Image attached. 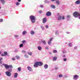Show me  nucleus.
<instances>
[{
    "label": "nucleus",
    "instance_id": "obj_1",
    "mask_svg": "<svg viewBox=\"0 0 80 80\" xmlns=\"http://www.w3.org/2000/svg\"><path fill=\"white\" fill-rule=\"evenodd\" d=\"M30 18L32 23H34L35 22V16L32 15L31 16H30Z\"/></svg>",
    "mask_w": 80,
    "mask_h": 80
},
{
    "label": "nucleus",
    "instance_id": "obj_2",
    "mask_svg": "<svg viewBox=\"0 0 80 80\" xmlns=\"http://www.w3.org/2000/svg\"><path fill=\"white\" fill-rule=\"evenodd\" d=\"M79 15L80 13L77 12H75L73 14V15L74 17H77Z\"/></svg>",
    "mask_w": 80,
    "mask_h": 80
},
{
    "label": "nucleus",
    "instance_id": "obj_3",
    "mask_svg": "<svg viewBox=\"0 0 80 80\" xmlns=\"http://www.w3.org/2000/svg\"><path fill=\"white\" fill-rule=\"evenodd\" d=\"M6 75L7 76V77H10L11 76H12V73L10 72H9L8 71H6L5 72Z\"/></svg>",
    "mask_w": 80,
    "mask_h": 80
},
{
    "label": "nucleus",
    "instance_id": "obj_4",
    "mask_svg": "<svg viewBox=\"0 0 80 80\" xmlns=\"http://www.w3.org/2000/svg\"><path fill=\"white\" fill-rule=\"evenodd\" d=\"M64 20L65 19V17L64 16H63L62 17H61L59 14L58 15V20Z\"/></svg>",
    "mask_w": 80,
    "mask_h": 80
},
{
    "label": "nucleus",
    "instance_id": "obj_5",
    "mask_svg": "<svg viewBox=\"0 0 80 80\" xmlns=\"http://www.w3.org/2000/svg\"><path fill=\"white\" fill-rule=\"evenodd\" d=\"M2 65H4V66L6 69H9V65L8 66V65L5 64H3Z\"/></svg>",
    "mask_w": 80,
    "mask_h": 80
},
{
    "label": "nucleus",
    "instance_id": "obj_6",
    "mask_svg": "<svg viewBox=\"0 0 80 80\" xmlns=\"http://www.w3.org/2000/svg\"><path fill=\"white\" fill-rule=\"evenodd\" d=\"M78 76L77 75H75L73 76V79L74 80H77L78 79Z\"/></svg>",
    "mask_w": 80,
    "mask_h": 80
},
{
    "label": "nucleus",
    "instance_id": "obj_7",
    "mask_svg": "<svg viewBox=\"0 0 80 80\" xmlns=\"http://www.w3.org/2000/svg\"><path fill=\"white\" fill-rule=\"evenodd\" d=\"M46 15L48 16H51L52 15V13L50 12H48L46 13Z\"/></svg>",
    "mask_w": 80,
    "mask_h": 80
},
{
    "label": "nucleus",
    "instance_id": "obj_8",
    "mask_svg": "<svg viewBox=\"0 0 80 80\" xmlns=\"http://www.w3.org/2000/svg\"><path fill=\"white\" fill-rule=\"evenodd\" d=\"M47 20L46 18H45L42 19V23H46V22H47Z\"/></svg>",
    "mask_w": 80,
    "mask_h": 80
},
{
    "label": "nucleus",
    "instance_id": "obj_9",
    "mask_svg": "<svg viewBox=\"0 0 80 80\" xmlns=\"http://www.w3.org/2000/svg\"><path fill=\"white\" fill-rule=\"evenodd\" d=\"M38 62H36L34 65V67H38Z\"/></svg>",
    "mask_w": 80,
    "mask_h": 80
},
{
    "label": "nucleus",
    "instance_id": "obj_10",
    "mask_svg": "<svg viewBox=\"0 0 80 80\" xmlns=\"http://www.w3.org/2000/svg\"><path fill=\"white\" fill-rule=\"evenodd\" d=\"M38 66H42L43 65V62H38Z\"/></svg>",
    "mask_w": 80,
    "mask_h": 80
},
{
    "label": "nucleus",
    "instance_id": "obj_11",
    "mask_svg": "<svg viewBox=\"0 0 80 80\" xmlns=\"http://www.w3.org/2000/svg\"><path fill=\"white\" fill-rule=\"evenodd\" d=\"M27 69L28 70H29V71H30V72H32V68L29 66L28 67Z\"/></svg>",
    "mask_w": 80,
    "mask_h": 80
},
{
    "label": "nucleus",
    "instance_id": "obj_12",
    "mask_svg": "<svg viewBox=\"0 0 80 80\" xmlns=\"http://www.w3.org/2000/svg\"><path fill=\"white\" fill-rule=\"evenodd\" d=\"M56 3H57V5H59L60 4V1L59 0H57L56 1Z\"/></svg>",
    "mask_w": 80,
    "mask_h": 80
},
{
    "label": "nucleus",
    "instance_id": "obj_13",
    "mask_svg": "<svg viewBox=\"0 0 80 80\" xmlns=\"http://www.w3.org/2000/svg\"><path fill=\"white\" fill-rule=\"evenodd\" d=\"M44 67L45 69H47L48 67V66L47 64H45L44 65Z\"/></svg>",
    "mask_w": 80,
    "mask_h": 80
},
{
    "label": "nucleus",
    "instance_id": "obj_14",
    "mask_svg": "<svg viewBox=\"0 0 80 80\" xmlns=\"http://www.w3.org/2000/svg\"><path fill=\"white\" fill-rule=\"evenodd\" d=\"M51 8H53L54 9H55V8H56V7H55V6L54 5H51Z\"/></svg>",
    "mask_w": 80,
    "mask_h": 80
},
{
    "label": "nucleus",
    "instance_id": "obj_15",
    "mask_svg": "<svg viewBox=\"0 0 80 80\" xmlns=\"http://www.w3.org/2000/svg\"><path fill=\"white\" fill-rule=\"evenodd\" d=\"M52 38H50V41L48 42V45H50L51 44V41L52 40Z\"/></svg>",
    "mask_w": 80,
    "mask_h": 80
},
{
    "label": "nucleus",
    "instance_id": "obj_16",
    "mask_svg": "<svg viewBox=\"0 0 80 80\" xmlns=\"http://www.w3.org/2000/svg\"><path fill=\"white\" fill-rule=\"evenodd\" d=\"M27 33V32L26 31H24L23 32H22V35H24L26 34Z\"/></svg>",
    "mask_w": 80,
    "mask_h": 80
},
{
    "label": "nucleus",
    "instance_id": "obj_17",
    "mask_svg": "<svg viewBox=\"0 0 80 80\" xmlns=\"http://www.w3.org/2000/svg\"><path fill=\"white\" fill-rule=\"evenodd\" d=\"M3 60V58H0V64H2V60Z\"/></svg>",
    "mask_w": 80,
    "mask_h": 80
},
{
    "label": "nucleus",
    "instance_id": "obj_18",
    "mask_svg": "<svg viewBox=\"0 0 80 80\" xmlns=\"http://www.w3.org/2000/svg\"><path fill=\"white\" fill-rule=\"evenodd\" d=\"M30 33L31 35H34V34H35V32L34 31L32 30L31 31Z\"/></svg>",
    "mask_w": 80,
    "mask_h": 80
},
{
    "label": "nucleus",
    "instance_id": "obj_19",
    "mask_svg": "<svg viewBox=\"0 0 80 80\" xmlns=\"http://www.w3.org/2000/svg\"><path fill=\"white\" fill-rule=\"evenodd\" d=\"M75 3H76V4L78 5V4L80 3V1L79 0H78L75 2Z\"/></svg>",
    "mask_w": 80,
    "mask_h": 80
},
{
    "label": "nucleus",
    "instance_id": "obj_20",
    "mask_svg": "<svg viewBox=\"0 0 80 80\" xmlns=\"http://www.w3.org/2000/svg\"><path fill=\"white\" fill-rule=\"evenodd\" d=\"M38 50L39 51L42 50V47L41 46H38Z\"/></svg>",
    "mask_w": 80,
    "mask_h": 80
},
{
    "label": "nucleus",
    "instance_id": "obj_21",
    "mask_svg": "<svg viewBox=\"0 0 80 80\" xmlns=\"http://www.w3.org/2000/svg\"><path fill=\"white\" fill-rule=\"evenodd\" d=\"M17 76H18V74L17 73H15L14 74V78H17Z\"/></svg>",
    "mask_w": 80,
    "mask_h": 80
},
{
    "label": "nucleus",
    "instance_id": "obj_22",
    "mask_svg": "<svg viewBox=\"0 0 80 80\" xmlns=\"http://www.w3.org/2000/svg\"><path fill=\"white\" fill-rule=\"evenodd\" d=\"M59 32L58 31H55V33L56 35H58Z\"/></svg>",
    "mask_w": 80,
    "mask_h": 80
},
{
    "label": "nucleus",
    "instance_id": "obj_23",
    "mask_svg": "<svg viewBox=\"0 0 80 80\" xmlns=\"http://www.w3.org/2000/svg\"><path fill=\"white\" fill-rule=\"evenodd\" d=\"M57 57H54L53 58V61H56V60H57Z\"/></svg>",
    "mask_w": 80,
    "mask_h": 80
},
{
    "label": "nucleus",
    "instance_id": "obj_24",
    "mask_svg": "<svg viewBox=\"0 0 80 80\" xmlns=\"http://www.w3.org/2000/svg\"><path fill=\"white\" fill-rule=\"evenodd\" d=\"M28 54L29 55H30V56H32V52H28Z\"/></svg>",
    "mask_w": 80,
    "mask_h": 80
},
{
    "label": "nucleus",
    "instance_id": "obj_25",
    "mask_svg": "<svg viewBox=\"0 0 80 80\" xmlns=\"http://www.w3.org/2000/svg\"><path fill=\"white\" fill-rule=\"evenodd\" d=\"M1 3H2L3 4H4L5 3V1L4 0H0Z\"/></svg>",
    "mask_w": 80,
    "mask_h": 80
},
{
    "label": "nucleus",
    "instance_id": "obj_26",
    "mask_svg": "<svg viewBox=\"0 0 80 80\" xmlns=\"http://www.w3.org/2000/svg\"><path fill=\"white\" fill-rule=\"evenodd\" d=\"M42 43H43V44H44V45H45V44H46V41H45V40H43L42 41Z\"/></svg>",
    "mask_w": 80,
    "mask_h": 80
},
{
    "label": "nucleus",
    "instance_id": "obj_27",
    "mask_svg": "<svg viewBox=\"0 0 80 80\" xmlns=\"http://www.w3.org/2000/svg\"><path fill=\"white\" fill-rule=\"evenodd\" d=\"M9 68H13V66H12V65H9Z\"/></svg>",
    "mask_w": 80,
    "mask_h": 80
},
{
    "label": "nucleus",
    "instance_id": "obj_28",
    "mask_svg": "<svg viewBox=\"0 0 80 80\" xmlns=\"http://www.w3.org/2000/svg\"><path fill=\"white\" fill-rule=\"evenodd\" d=\"M19 72H20L21 71V68L19 67L18 68Z\"/></svg>",
    "mask_w": 80,
    "mask_h": 80
},
{
    "label": "nucleus",
    "instance_id": "obj_29",
    "mask_svg": "<svg viewBox=\"0 0 80 80\" xmlns=\"http://www.w3.org/2000/svg\"><path fill=\"white\" fill-rule=\"evenodd\" d=\"M8 72H10V73H11V72L12 71V69H9L8 70Z\"/></svg>",
    "mask_w": 80,
    "mask_h": 80
},
{
    "label": "nucleus",
    "instance_id": "obj_30",
    "mask_svg": "<svg viewBox=\"0 0 80 80\" xmlns=\"http://www.w3.org/2000/svg\"><path fill=\"white\" fill-rule=\"evenodd\" d=\"M20 5V3L18 2L17 3H16V5L17 6H18V5Z\"/></svg>",
    "mask_w": 80,
    "mask_h": 80
},
{
    "label": "nucleus",
    "instance_id": "obj_31",
    "mask_svg": "<svg viewBox=\"0 0 80 80\" xmlns=\"http://www.w3.org/2000/svg\"><path fill=\"white\" fill-rule=\"evenodd\" d=\"M23 46V45L22 44H21L19 45V47L20 48L22 47Z\"/></svg>",
    "mask_w": 80,
    "mask_h": 80
},
{
    "label": "nucleus",
    "instance_id": "obj_32",
    "mask_svg": "<svg viewBox=\"0 0 80 80\" xmlns=\"http://www.w3.org/2000/svg\"><path fill=\"white\" fill-rule=\"evenodd\" d=\"M4 53L5 54V56L7 55V52H4Z\"/></svg>",
    "mask_w": 80,
    "mask_h": 80
},
{
    "label": "nucleus",
    "instance_id": "obj_33",
    "mask_svg": "<svg viewBox=\"0 0 80 80\" xmlns=\"http://www.w3.org/2000/svg\"><path fill=\"white\" fill-rule=\"evenodd\" d=\"M16 58H17V59H19V58H20V57H19L18 56H16Z\"/></svg>",
    "mask_w": 80,
    "mask_h": 80
},
{
    "label": "nucleus",
    "instance_id": "obj_34",
    "mask_svg": "<svg viewBox=\"0 0 80 80\" xmlns=\"http://www.w3.org/2000/svg\"><path fill=\"white\" fill-rule=\"evenodd\" d=\"M53 53H57V51L56 50H54L53 51Z\"/></svg>",
    "mask_w": 80,
    "mask_h": 80
},
{
    "label": "nucleus",
    "instance_id": "obj_35",
    "mask_svg": "<svg viewBox=\"0 0 80 80\" xmlns=\"http://www.w3.org/2000/svg\"><path fill=\"white\" fill-rule=\"evenodd\" d=\"M71 17V16L70 15H67V18H70Z\"/></svg>",
    "mask_w": 80,
    "mask_h": 80
},
{
    "label": "nucleus",
    "instance_id": "obj_36",
    "mask_svg": "<svg viewBox=\"0 0 80 80\" xmlns=\"http://www.w3.org/2000/svg\"><path fill=\"white\" fill-rule=\"evenodd\" d=\"M24 57L25 58H28V56H27L26 54H25V55H24Z\"/></svg>",
    "mask_w": 80,
    "mask_h": 80
},
{
    "label": "nucleus",
    "instance_id": "obj_37",
    "mask_svg": "<svg viewBox=\"0 0 80 80\" xmlns=\"http://www.w3.org/2000/svg\"><path fill=\"white\" fill-rule=\"evenodd\" d=\"M69 45L70 47H72V43H69Z\"/></svg>",
    "mask_w": 80,
    "mask_h": 80
},
{
    "label": "nucleus",
    "instance_id": "obj_38",
    "mask_svg": "<svg viewBox=\"0 0 80 80\" xmlns=\"http://www.w3.org/2000/svg\"><path fill=\"white\" fill-rule=\"evenodd\" d=\"M22 52L24 53H26V51H25L24 50H23L22 51Z\"/></svg>",
    "mask_w": 80,
    "mask_h": 80
},
{
    "label": "nucleus",
    "instance_id": "obj_39",
    "mask_svg": "<svg viewBox=\"0 0 80 80\" xmlns=\"http://www.w3.org/2000/svg\"><path fill=\"white\" fill-rule=\"evenodd\" d=\"M59 77L60 78V77H63V75H62V74H60L59 75Z\"/></svg>",
    "mask_w": 80,
    "mask_h": 80
},
{
    "label": "nucleus",
    "instance_id": "obj_40",
    "mask_svg": "<svg viewBox=\"0 0 80 80\" xmlns=\"http://www.w3.org/2000/svg\"><path fill=\"white\" fill-rule=\"evenodd\" d=\"M48 1L46 0L44 1V2L45 3H48Z\"/></svg>",
    "mask_w": 80,
    "mask_h": 80
},
{
    "label": "nucleus",
    "instance_id": "obj_41",
    "mask_svg": "<svg viewBox=\"0 0 80 80\" xmlns=\"http://www.w3.org/2000/svg\"><path fill=\"white\" fill-rule=\"evenodd\" d=\"M15 38H18V35H16L15 36Z\"/></svg>",
    "mask_w": 80,
    "mask_h": 80
},
{
    "label": "nucleus",
    "instance_id": "obj_42",
    "mask_svg": "<svg viewBox=\"0 0 80 80\" xmlns=\"http://www.w3.org/2000/svg\"><path fill=\"white\" fill-rule=\"evenodd\" d=\"M41 27L42 28V30H44V27H43V26H41Z\"/></svg>",
    "mask_w": 80,
    "mask_h": 80
},
{
    "label": "nucleus",
    "instance_id": "obj_43",
    "mask_svg": "<svg viewBox=\"0 0 80 80\" xmlns=\"http://www.w3.org/2000/svg\"><path fill=\"white\" fill-rule=\"evenodd\" d=\"M1 56L2 57H5V55L4 54H2Z\"/></svg>",
    "mask_w": 80,
    "mask_h": 80
},
{
    "label": "nucleus",
    "instance_id": "obj_44",
    "mask_svg": "<svg viewBox=\"0 0 80 80\" xmlns=\"http://www.w3.org/2000/svg\"><path fill=\"white\" fill-rule=\"evenodd\" d=\"M40 7H41V8H43V5H41L40 6Z\"/></svg>",
    "mask_w": 80,
    "mask_h": 80
},
{
    "label": "nucleus",
    "instance_id": "obj_45",
    "mask_svg": "<svg viewBox=\"0 0 80 80\" xmlns=\"http://www.w3.org/2000/svg\"><path fill=\"white\" fill-rule=\"evenodd\" d=\"M67 60V58H65L63 59V60L64 62H66V61Z\"/></svg>",
    "mask_w": 80,
    "mask_h": 80
},
{
    "label": "nucleus",
    "instance_id": "obj_46",
    "mask_svg": "<svg viewBox=\"0 0 80 80\" xmlns=\"http://www.w3.org/2000/svg\"><path fill=\"white\" fill-rule=\"evenodd\" d=\"M26 41H25V40H23L22 41V43H25V42H26Z\"/></svg>",
    "mask_w": 80,
    "mask_h": 80
},
{
    "label": "nucleus",
    "instance_id": "obj_47",
    "mask_svg": "<svg viewBox=\"0 0 80 80\" xmlns=\"http://www.w3.org/2000/svg\"><path fill=\"white\" fill-rule=\"evenodd\" d=\"M0 22H3V19H1L0 20Z\"/></svg>",
    "mask_w": 80,
    "mask_h": 80
},
{
    "label": "nucleus",
    "instance_id": "obj_48",
    "mask_svg": "<svg viewBox=\"0 0 80 80\" xmlns=\"http://www.w3.org/2000/svg\"><path fill=\"white\" fill-rule=\"evenodd\" d=\"M55 70H58V67H55Z\"/></svg>",
    "mask_w": 80,
    "mask_h": 80
},
{
    "label": "nucleus",
    "instance_id": "obj_49",
    "mask_svg": "<svg viewBox=\"0 0 80 80\" xmlns=\"http://www.w3.org/2000/svg\"><path fill=\"white\" fill-rule=\"evenodd\" d=\"M45 27L46 28H48V25H46Z\"/></svg>",
    "mask_w": 80,
    "mask_h": 80
},
{
    "label": "nucleus",
    "instance_id": "obj_50",
    "mask_svg": "<svg viewBox=\"0 0 80 80\" xmlns=\"http://www.w3.org/2000/svg\"><path fill=\"white\" fill-rule=\"evenodd\" d=\"M12 60L13 61L15 60V58H12Z\"/></svg>",
    "mask_w": 80,
    "mask_h": 80
},
{
    "label": "nucleus",
    "instance_id": "obj_51",
    "mask_svg": "<svg viewBox=\"0 0 80 80\" xmlns=\"http://www.w3.org/2000/svg\"><path fill=\"white\" fill-rule=\"evenodd\" d=\"M14 52H18V50H15L14 51Z\"/></svg>",
    "mask_w": 80,
    "mask_h": 80
},
{
    "label": "nucleus",
    "instance_id": "obj_52",
    "mask_svg": "<svg viewBox=\"0 0 80 80\" xmlns=\"http://www.w3.org/2000/svg\"><path fill=\"white\" fill-rule=\"evenodd\" d=\"M39 13H42V11H39Z\"/></svg>",
    "mask_w": 80,
    "mask_h": 80
},
{
    "label": "nucleus",
    "instance_id": "obj_53",
    "mask_svg": "<svg viewBox=\"0 0 80 80\" xmlns=\"http://www.w3.org/2000/svg\"><path fill=\"white\" fill-rule=\"evenodd\" d=\"M45 49H48V47H45Z\"/></svg>",
    "mask_w": 80,
    "mask_h": 80
},
{
    "label": "nucleus",
    "instance_id": "obj_54",
    "mask_svg": "<svg viewBox=\"0 0 80 80\" xmlns=\"http://www.w3.org/2000/svg\"><path fill=\"white\" fill-rule=\"evenodd\" d=\"M63 53H66V51H64L63 52Z\"/></svg>",
    "mask_w": 80,
    "mask_h": 80
},
{
    "label": "nucleus",
    "instance_id": "obj_55",
    "mask_svg": "<svg viewBox=\"0 0 80 80\" xmlns=\"http://www.w3.org/2000/svg\"><path fill=\"white\" fill-rule=\"evenodd\" d=\"M78 17H79V18L80 19V14H79V15L78 16Z\"/></svg>",
    "mask_w": 80,
    "mask_h": 80
},
{
    "label": "nucleus",
    "instance_id": "obj_56",
    "mask_svg": "<svg viewBox=\"0 0 80 80\" xmlns=\"http://www.w3.org/2000/svg\"><path fill=\"white\" fill-rule=\"evenodd\" d=\"M49 53L50 55H52V52H49Z\"/></svg>",
    "mask_w": 80,
    "mask_h": 80
},
{
    "label": "nucleus",
    "instance_id": "obj_57",
    "mask_svg": "<svg viewBox=\"0 0 80 80\" xmlns=\"http://www.w3.org/2000/svg\"><path fill=\"white\" fill-rule=\"evenodd\" d=\"M74 48V49H77V47H75Z\"/></svg>",
    "mask_w": 80,
    "mask_h": 80
},
{
    "label": "nucleus",
    "instance_id": "obj_58",
    "mask_svg": "<svg viewBox=\"0 0 80 80\" xmlns=\"http://www.w3.org/2000/svg\"><path fill=\"white\" fill-rule=\"evenodd\" d=\"M52 2H54V1H55L56 0H51Z\"/></svg>",
    "mask_w": 80,
    "mask_h": 80
},
{
    "label": "nucleus",
    "instance_id": "obj_59",
    "mask_svg": "<svg viewBox=\"0 0 80 80\" xmlns=\"http://www.w3.org/2000/svg\"><path fill=\"white\" fill-rule=\"evenodd\" d=\"M18 2H21V0H18Z\"/></svg>",
    "mask_w": 80,
    "mask_h": 80
},
{
    "label": "nucleus",
    "instance_id": "obj_60",
    "mask_svg": "<svg viewBox=\"0 0 80 80\" xmlns=\"http://www.w3.org/2000/svg\"><path fill=\"white\" fill-rule=\"evenodd\" d=\"M67 33H68V34L69 33H70L68 32H67Z\"/></svg>",
    "mask_w": 80,
    "mask_h": 80
},
{
    "label": "nucleus",
    "instance_id": "obj_61",
    "mask_svg": "<svg viewBox=\"0 0 80 80\" xmlns=\"http://www.w3.org/2000/svg\"><path fill=\"white\" fill-rule=\"evenodd\" d=\"M63 57H66L65 55H63Z\"/></svg>",
    "mask_w": 80,
    "mask_h": 80
},
{
    "label": "nucleus",
    "instance_id": "obj_62",
    "mask_svg": "<svg viewBox=\"0 0 80 80\" xmlns=\"http://www.w3.org/2000/svg\"><path fill=\"white\" fill-rule=\"evenodd\" d=\"M1 52L0 51V54H1Z\"/></svg>",
    "mask_w": 80,
    "mask_h": 80
},
{
    "label": "nucleus",
    "instance_id": "obj_63",
    "mask_svg": "<svg viewBox=\"0 0 80 80\" xmlns=\"http://www.w3.org/2000/svg\"><path fill=\"white\" fill-rule=\"evenodd\" d=\"M1 8H2V7H0V9H1Z\"/></svg>",
    "mask_w": 80,
    "mask_h": 80
},
{
    "label": "nucleus",
    "instance_id": "obj_64",
    "mask_svg": "<svg viewBox=\"0 0 80 80\" xmlns=\"http://www.w3.org/2000/svg\"><path fill=\"white\" fill-rule=\"evenodd\" d=\"M1 75V73H0V76Z\"/></svg>",
    "mask_w": 80,
    "mask_h": 80
}]
</instances>
